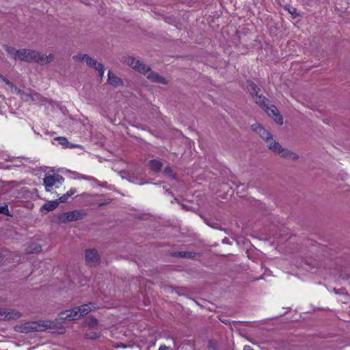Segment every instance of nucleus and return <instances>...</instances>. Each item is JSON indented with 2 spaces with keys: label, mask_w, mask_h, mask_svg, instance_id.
Masks as SVG:
<instances>
[{
  "label": "nucleus",
  "mask_w": 350,
  "mask_h": 350,
  "mask_svg": "<svg viewBox=\"0 0 350 350\" xmlns=\"http://www.w3.org/2000/svg\"><path fill=\"white\" fill-rule=\"evenodd\" d=\"M96 70L98 71L99 77L103 78L105 70L103 64H101Z\"/></svg>",
  "instance_id": "473e14b6"
},
{
  "label": "nucleus",
  "mask_w": 350,
  "mask_h": 350,
  "mask_svg": "<svg viewBox=\"0 0 350 350\" xmlns=\"http://www.w3.org/2000/svg\"><path fill=\"white\" fill-rule=\"evenodd\" d=\"M237 193H243L245 191V187L243 185H240L237 186Z\"/></svg>",
  "instance_id": "c9c22d12"
},
{
  "label": "nucleus",
  "mask_w": 350,
  "mask_h": 350,
  "mask_svg": "<svg viewBox=\"0 0 350 350\" xmlns=\"http://www.w3.org/2000/svg\"><path fill=\"white\" fill-rule=\"evenodd\" d=\"M252 130L258 134L265 142L273 135L267 131L260 124L255 123L251 126Z\"/></svg>",
  "instance_id": "1a4fd4ad"
},
{
  "label": "nucleus",
  "mask_w": 350,
  "mask_h": 350,
  "mask_svg": "<svg viewBox=\"0 0 350 350\" xmlns=\"http://www.w3.org/2000/svg\"><path fill=\"white\" fill-rule=\"evenodd\" d=\"M264 110L277 124L280 125L283 124V117L275 105H268Z\"/></svg>",
  "instance_id": "6e6552de"
},
{
  "label": "nucleus",
  "mask_w": 350,
  "mask_h": 350,
  "mask_svg": "<svg viewBox=\"0 0 350 350\" xmlns=\"http://www.w3.org/2000/svg\"><path fill=\"white\" fill-rule=\"evenodd\" d=\"M54 328L53 323L49 321L26 322L15 325L14 330L19 333L29 334L34 332H44Z\"/></svg>",
  "instance_id": "f257e3e1"
},
{
  "label": "nucleus",
  "mask_w": 350,
  "mask_h": 350,
  "mask_svg": "<svg viewBox=\"0 0 350 350\" xmlns=\"http://www.w3.org/2000/svg\"><path fill=\"white\" fill-rule=\"evenodd\" d=\"M5 49L12 58L15 59H18L20 50H16L14 47L9 46L8 45L5 46Z\"/></svg>",
  "instance_id": "4be33fe9"
},
{
  "label": "nucleus",
  "mask_w": 350,
  "mask_h": 350,
  "mask_svg": "<svg viewBox=\"0 0 350 350\" xmlns=\"http://www.w3.org/2000/svg\"><path fill=\"white\" fill-rule=\"evenodd\" d=\"M247 88L253 98L256 96L260 91V88L252 81L247 82Z\"/></svg>",
  "instance_id": "aec40b11"
},
{
  "label": "nucleus",
  "mask_w": 350,
  "mask_h": 350,
  "mask_svg": "<svg viewBox=\"0 0 350 350\" xmlns=\"http://www.w3.org/2000/svg\"><path fill=\"white\" fill-rule=\"evenodd\" d=\"M76 193V189H70L69 191H68L66 193L64 194L62 196H61L59 198V203L62 202V203H64V202H66L68 199L72 196L73 195L74 193Z\"/></svg>",
  "instance_id": "393cba45"
},
{
  "label": "nucleus",
  "mask_w": 350,
  "mask_h": 350,
  "mask_svg": "<svg viewBox=\"0 0 350 350\" xmlns=\"http://www.w3.org/2000/svg\"><path fill=\"white\" fill-rule=\"evenodd\" d=\"M77 178L83 179V180H86L94 181V183L98 184V180L92 176H86V175L81 174H77Z\"/></svg>",
  "instance_id": "c85d7f7f"
},
{
  "label": "nucleus",
  "mask_w": 350,
  "mask_h": 350,
  "mask_svg": "<svg viewBox=\"0 0 350 350\" xmlns=\"http://www.w3.org/2000/svg\"><path fill=\"white\" fill-rule=\"evenodd\" d=\"M86 214L79 210L65 212L59 214L58 219L62 223H68L70 221L81 220L85 217Z\"/></svg>",
  "instance_id": "20e7f679"
},
{
  "label": "nucleus",
  "mask_w": 350,
  "mask_h": 350,
  "mask_svg": "<svg viewBox=\"0 0 350 350\" xmlns=\"http://www.w3.org/2000/svg\"><path fill=\"white\" fill-rule=\"evenodd\" d=\"M42 250V246L38 243H31L29 244L25 249V252L27 254H38L41 252Z\"/></svg>",
  "instance_id": "f3484780"
},
{
  "label": "nucleus",
  "mask_w": 350,
  "mask_h": 350,
  "mask_svg": "<svg viewBox=\"0 0 350 350\" xmlns=\"http://www.w3.org/2000/svg\"><path fill=\"white\" fill-rule=\"evenodd\" d=\"M86 64L96 70L98 67L101 64V63L98 62L95 59L91 57L90 56H88L86 59Z\"/></svg>",
  "instance_id": "b1692460"
},
{
  "label": "nucleus",
  "mask_w": 350,
  "mask_h": 350,
  "mask_svg": "<svg viewBox=\"0 0 350 350\" xmlns=\"http://www.w3.org/2000/svg\"><path fill=\"white\" fill-rule=\"evenodd\" d=\"M85 259L86 264L91 267H95L100 264V260L96 249H88L85 251Z\"/></svg>",
  "instance_id": "39448f33"
},
{
  "label": "nucleus",
  "mask_w": 350,
  "mask_h": 350,
  "mask_svg": "<svg viewBox=\"0 0 350 350\" xmlns=\"http://www.w3.org/2000/svg\"><path fill=\"white\" fill-rule=\"evenodd\" d=\"M0 79L2 80L3 82H4L6 85L10 86L11 88L14 87V85L12 83H11L8 79L4 77L3 75H0Z\"/></svg>",
  "instance_id": "f704fd0d"
},
{
  "label": "nucleus",
  "mask_w": 350,
  "mask_h": 350,
  "mask_svg": "<svg viewBox=\"0 0 350 350\" xmlns=\"http://www.w3.org/2000/svg\"><path fill=\"white\" fill-rule=\"evenodd\" d=\"M107 83L116 88L124 85L122 79L114 75L111 70L108 72Z\"/></svg>",
  "instance_id": "4468645a"
},
{
  "label": "nucleus",
  "mask_w": 350,
  "mask_h": 350,
  "mask_svg": "<svg viewBox=\"0 0 350 350\" xmlns=\"http://www.w3.org/2000/svg\"><path fill=\"white\" fill-rule=\"evenodd\" d=\"M35 55L36 59H34V62L38 63L41 65L48 64L54 59V55L52 53L47 55L36 51Z\"/></svg>",
  "instance_id": "f8f14e48"
},
{
  "label": "nucleus",
  "mask_w": 350,
  "mask_h": 350,
  "mask_svg": "<svg viewBox=\"0 0 350 350\" xmlns=\"http://www.w3.org/2000/svg\"><path fill=\"white\" fill-rule=\"evenodd\" d=\"M139 72L144 75L146 78L153 83H158L163 85H166L168 83V81L159 75L157 72L152 71L150 66H146L143 62L142 63V66H140L136 70Z\"/></svg>",
  "instance_id": "7ed1b4c3"
},
{
  "label": "nucleus",
  "mask_w": 350,
  "mask_h": 350,
  "mask_svg": "<svg viewBox=\"0 0 350 350\" xmlns=\"http://www.w3.org/2000/svg\"><path fill=\"white\" fill-rule=\"evenodd\" d=\"M168 349V347L165 345H161L159 350H167Z\"/></svg>",
  "instance_id": "4c0bfd02"
},
{
  "label": "nucleus",
  "mask_w": 350,
  "mask_h": 350,
  "mask_svg": "<svg viewBox=\"0 0 350 350\" xmlns=\"http://www.w3.org/2000/svg\"><path fill=\"white\" fill-rule=\"evenodd\" d=\"M126 347V346L125 345H124L123 343H118L116 345V347Z\"/></svg>",
  "instance_id": "58836bf2"
},
{
  "label": "nucleus",
  "mask_w": 350,
  "mask_h": 350,
  "mask_svg": "<svg viewBox=\"0 0 350 350\" xmlns=\"http://www.w3.org/2000/svg\"><path fill=\"white\" fill-rule=\"evenodd\" d=\"M88 56H89V55H88V54L79 53V54L74 55L72 57V59L75 62H82V61L86 62V59Z\"/></svg>",
  "instance_id": "bb28decb"
},
{
  "label": "nucleus",
  "mask_w": 350,
  "mask_h": 350,
  "mask_svg": "<svg viewBox=\"0 0 350 350\" xmlns=\"http://www.w3.org/2000/svg\"><path fill=\"white\" fill-rule=\"evenodd\" d=\"M126 64L130 66L134 70H137L140 66H142V62L136 59L135 57L129 56L126 59Z\"/></svg>",
  "instance_id": "6ab92c4d"
},
{
  "label": "nucleus",
  "mask_w": 350,
  "mask_h": 350,
  "mask_svg": "<svg viewBox=\"0 0 350 350\" xmlns=\"http://www.w3.org/2000/svg\"><path fill=\"white\" fill-rule=\"evenodd\" d=\"M59 319L72 321L80 319V314H79L76 307L70 310H67L62 312L59 314Z\"/></svg>",
  "instance_id": "9d476101"
},
{
  "label": "nucleus",
  "mask_w": 350,
  "mask_h": 350,
  "mask_svg": "<svg viewBox=\"0 0 350 350\" xmlns=\"http://www.w3.org/2000/svg\"><path fill=\"white\" fill-rule=\"evenodd\" d=\"M0 214H3L5 215H10L8 205H5V206L0 207Z\"/></svg>",
  "instance_id": "2f4dec72"
},
{
  "label": "nucleus",
  "mask_w": 350,
  "mask_h": 350,
  "mask_svg": "<svg viewBox=\"0 0 350 350\" xmlns=\"http://www.w3.org/2000/svg\"><path fill=\"white\" fill-rule=\"evenodd\" d=\"M64 180V178L59 174L49 175L44 178V185H45L46 190L49 191L53 186L57 183L61 184Z\"/></svg>",
  "instance_id": "423d86ee"
},
{
  "label": "nucleus",
  "mask_w": 350,
  "mask_h": 350,
  "mask_svg": "<svg viewBox=\"0 0 350 350\" xmlns=\"http://www.w3.org/2000/svg\"><path fill=\"white\" fill-rule=\"evenodd\" d=\"M163 166V163L159 159H151L148 163V167L154 173L160 172Z\"/></svg>",
  "instance_id": "ddd939ff"
},
{
  "label": "nucleus",
  "mask_w": 350,
  "mask_h": 350,
  "mask_svg": "<svg viewBox=\"0 0 350 350\" xmlns=\"http://www.w3.org/2000/svg\"><path fill=\"white\" fill-rule=\"evenodd\" d=\"M95 309V304L92 303L85 304L79 307H76V310H77L79 314H80V318Z\"/></svg>",
  "instance_id": "2eb2a0df"
},
{
  "label": "nucleus",
  "mask_w": 350,
  "mask_h": 350,
  "mask_svg": "<svg viewBox=\"0 0 350 350\" xmlns=\"http://www.w3.org/2000/svg\"><path fill=\"white\" fill-rule=\"evenodd\" d=\"M267 147L272 152L280 154L283 158H289L293 161L299 159V156L288 149L283 148L279 142H276L273 136L266 142Z\"/></svg>",
  "instance_id": "f03ea898"
},
{
  "label": "nucleus",
  "mask_w": 350,
  "mask_h": 350,
  "mask_svg": "<svg viewBox=\"0 0 350 350\" xmlns=\"http://www.w3.org/2000/svg\"><path fill=\"white\" fill-rule=\"evenodd\" d=\"M172 256L185 258H192L196 256V253L191 252H176L172 254Z\"/></svg>",
  "instance_id": "412c9836"
},
{
  "label": "nucleus",
  "mask_w": 350,
  "mask_h": 350,
  "mask_svg": "<svg viewBox=\"0 0 350 350\" xmlns=\"http://www.w3.org/2000/svg\"><path fill=\"white\" fill-rule=\"evenodd\" d=\"M14 89L15 92L18 94H23V91L21 90V89H19L18 88H17L16 86H14L12 88Z\"/></svg>",
  "instance_id": "e433bc0d"
},
{
  "label": "nucleus",
  "mask_w": 350,
  "mask_h": 350,
  "mask_svg": "<svg viewBox=\"0 0 350 350\" xmlns=\"http://www.w3.org/2000/svg\"><path fill=\"white\" fill-rule=\"evenodd\" d=\"M1 257V254H0V258Z\"/></svg>",
  "instance_id": "a19ab883"
},
{
  "label": "nucleus",
  "mask_w": 350,
  "mask_h": 350,
  "mask_svg": "<svg viewBox=\"0 0 350 350\" xmlns=\"http://www.w3.org/2000/svg\"><path fill=\"white\" fill-rule=\"evenodd\" d=\"M36 51L35 50L27 49H20L18 59L27 62H34Z\"/></svg>",
  "instance_id": "9b49d317"
},
{
  "label": "nucleus",
  "mask_w": 350,
  "mask_h": 350,
  "mask_svg": "<svg viewBox=\"0 0 350 350\" xmlns=\"http://www.w3.org/2000/svg\"><path fill=\"white\" fill-rule=\"evenodd\" d=\"M88 325L92 328H95L98 325V321L95 317H91L88 321Z\"/></svg>",
  "instance_id": "cd10ccee"
},
{
  "label": "nucleus",
  "mask_w": 350,
  "mask_h": 350,
  "mask_svg": "<svg viewBox=\"0 0 350 350\" xmlns=\"http://www.w3.org/2000/svg\"><path fill=\"white\" fill-rule=\"evenodd\" d=\"M59 204V202L58 200L50 201L45 203L42 206V208L48 211H51L55 209L58 206Z\"/></svg>",
  "instance_id": "5701e85b"
},
{
  "label": "nucleus",
  "mask_w": 350,
  "mask_h": 350,
  "mask_svg": "<svg viewBox=\"0 0 350 350\" xmlns=\"http://www.w3.org/2000/svg\"><path fill=\"white\" fill-rule=\"evenodd\" d=\"M243 350H254V349H253L250 346H249V345H245V346L244 347Z\"/></svg>",
  "instance_id": "ea45409f"
},
{
  "label": "nucleus",
  "mask_w": 350,
  "mask_h": 350,
  "mask_svg": "<svg viewBox=\"0 0 350 350\" xmlns=\"http://www.w3.org/2000/svg\"><path fill=\"white\" fill-rule=\"evenodd\" d=\"M55 139L58 140L59 142V144L64 146H66V145L68 144L67 139L64 137H57Z\"/></svg>",
  "instance_id": "72a5a7b5"
},
{
  "label": "nucleus",
  "mask_w": 350,
  "mask_h": 350,
  "mask_svg": "<svg viewBox=\"0 0 350 350\" xmlns=\"http://www.w3.org/2000/svg\"><path fill=\"white\" fill-rule=\"evenodd\" d=\"M21 316V313L16 310L0 308V320H16Z\"/></svg>",
  "instance_id": "0eeeda50"
},
{
  "label": "nucleus",
  "mask_w": 350,
  "mask_h": 350,
  "mask_svg": "<svg viewBox=\"0 0 350 350\" xmlns=\"http://www.w3.org/2000/svg\"><path fill=\"white\" fill-rule=\"evenodd\" d=\"M288 12L291 14V16H293V18H297V16H299V14L297 12V10L296 8H293V7H289L288 8Z\"/></svg>",
  "instance_id": "7c9ffc66"
},
{
  "label": "nucleus",
  "mask_w": 350,
  "mask_h": 350,
  "mask_svg": "<svg viewBox=\"0 0 350 350\" xmlns=\"http://www.w3.org/2000/svg\"><path fill=\"white\" fill-rule=\"evenodd\" d=\"M163 174H164L165 176L171 177L174 180L176 179V176L173 173V170H172V168L170 165L166 166L165 167V169L163 170Z\"/></svg>",
  "instance_id": "a878e982"
},
{
  "label": "nucleus",
  "mask_w": 350,
  "mask_h": 350,
  "mask_svg": "<svg viewBox=\"0 0 350 350\" xmlns=\"http://www.w3.org/2000/svg\"><path fill=\"white\" fill-rule=\"evenodd\" d=\"M254 98L256 103L260 105L263 109L269 105V100L262 94H258L256 96H254Z\"/></svg>",
  "instance_id": "a211bd4d"
},
{
  "label": "nucleus",
  "mask_w": 350,
  "mask_h": 350,
  "mask_svg": "<svg viewBox=\"0 0 350 350\" xmlns=\"http://www.w3.org/2000/svg\"><path fill=\"white\" fill-rule=\"evenodd\" d=\"M128 180L130 183L139 185H144L149 183L148 181L145 180V179L140 174H130L129 176Z\"/></svg>",
  "instance_id": "dca6fc26"
},
{
  "label": "nucleus",
  "mask_w": 350,
  "mask_h": 350,
  "mask_svg": "<svg viewBox=\"0 0 350 350\" xmlns=\"http://www.w3.org/2000/svg\"><path fill=\"white\" fill-rule=\"evenodd\" d=\"M86 338L89 339L95 340L100 338V334L95 332H90L85 334Z\"/></svg>",
  "instance_id": "c756f323"
}]
</instances>
